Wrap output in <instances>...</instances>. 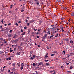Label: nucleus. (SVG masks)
<instances>
[{
  "label": "nucleus",
  "mask_w": 74,
  "mask_h": 74,
  "mask_svg": "<svg viewBox=\"0 0 74 74\" xmlns=\"http://www.w3.org/2000/svg\"><path fill=\"white\" fill-rule=\"evenodd\" d=\"M42 64H43V62H39L38 64L36 63V65L37 66H41V65H42Z\"/></svg>",
  "instance_id": "1"
},
{
  "label": "nucleus",
  "mask_w": 74,
  "mask_h": 74,
  "mask_svg": "<svg viewBox=\"0 0 74 74\" xmlns=\"http://www.w3.org/2000/svg\"><path fill=\"white\" fill-rule=\"evenodd\" d=\"M21 53L20 52H17L16 55H21Z\"/></svg>",
  "instance_id": "2"
},
{
  "label": "nucleus",
  "mask_w": 74,
  "mask_h": 74,
  "mask_svg": "<svg viewBox=\"0 0 74 74\" xmlns=\"http://www.w3.org/2000/svg\"><path fill=\"white\" fill-rule=\"evenodd\" d=\"M7 36H8V37H11V36H12V34H8L7 35Z\"/></svg>",
  "instance_id": "3"
},
{
  "label": "nucleus",
  "mask_w": 74,
  "mask_h": 74,
  "mask_svg": "<svg viewBox=\"0 0 74 74\" xmlns=\"http://www.w3.org/2000/svg\"><path fill=\"white\" fill-rule=\"evenodd\" d=\"M71 15L72 16H74V12H72V13L71 14Z\"/></svg>",
  "instance_id": "4"
},
{
  "label": "nucleus",
  "mask_w": 74,
  "mask_h": 74,
  "mask_svg": "<svg viewBox=\"0 0 74 74\" xmlns=\"http://www.w3.org/2000/svg\"><path fill=\"white\" fill-rule=\"evenodd\" d=\"M24 64L23 63H22L21 64V67H23L24 66Z\"/></svg>",
  "instance_id": "5"
},
{
  "label": "nucleus",
  "mask_w": 74,
  "mask_h": 74,
  "mask_svg": "<svg viewBox=\"0 0 74 74\" xmlns=\"http://www.w3.org/2000/svg\"><path fill=\"white\" fill-rule=\"evenodd\" d=\"M63 41H62L59 44V45H63Z\"/></svg>",
  "instance_id": "6"
},
{
  "label": "nucleus",
  "mask_w": 74,
  "mask_h": 74,
  "mask_svg": "<svg viewBox=\"0 0 74 74\" xmlns=\"http://www.w3.org/2000/svg\"><path fill=\"white\" fill-rule=\"evenodd\" d=\"M17 36L18 35H15L13 37V38H16V37H17Z\"/></svg>",
  "instance_id": "7"
},
{
  "label": "nucleus",
  "mask_w": 74,
  "mask_h": 74,
  "mask_svg": "<svg viewBox=\"0 0 74 74\" xmlns=\"http://www.w3.org/2000/svg\"><path fill=\"white\" fill-rule=\"evenodd\" d=\"M16 65H17V66H18V67L20 66V64L19 63H17Z\"/></svg>",
  "instance_id": "8"
},
{
  "label": "nucleus",
  "mask_w": 74,
  "mask_h": 74,
  "mask_svg": "<svg viewBox=\"0 0 74 74\" xmlns=\"http://www.w3.org/2000/svg\"><path fill=\"white\" fill-rule=\"evenodd\" d=\"M12 66L13 67H15V63L13 64H12Z\"/></svg>",
  "instance_id": "9"
},
{
  "label": "nucleus",
  "mask_w": 74,
  "mask_h": 74,
  "mask_svg": "<svg viewBox=\"0 0 74 74\" xmlns=\"http://www.w3.org/2000/svg\"><path fill=\"white\" fill-rule=\"evenodd\" d=\"M25 33H26V32H23L22 34H21L22 36H23L24 35H25Z\"/></svg>",
  "instance_id": "10"
},
{
  "label": "nucleus",
  "mask_w": 74,
  "mask_h": 74,
  "mask_svg": "<svg viewBox=\"0 0 74 74\" xmlns=\"http://www.w3.org/2000/svg\"><path fill=\"white\" fill-rule=\"evenodd\" d=\"M57 34L55 36V37H58V33H56Z\"/></svg>",
  "instance_id": "11"
},
{
  "label": "nucleus",
  "mask_w": 74,
  "mask_h": 74,
  "mask_svg": "<svg viewBox=\"0 0 74 74\" xmlns=\"http://www.w3.org/2000/svg\"><path fill=\"white\" fill-rule=\"evenodd\" d=\"M69 42L70 43V44H73V41L72 40H70Z\"/></svg>",
  "instance_id": "12"
},
{
  "label": "nucleus",
  "mask_w": 74,
  "mask_h": 74,
  "mask_svg": "<svg viewBox=\"0 0 74 74\" xmlns=\"http://www.w3.org/2000/svg\"><path fill=\"white\" fill-rule=\"evenodd\" d=\"M67 72L68 74H71V71H68Z\"/></svg>",
  "instance_id": "13"
},
{
  "label": "nucleus",
  "mask_w": 74,
  "mask_h": 74,
  "mask_svg": "<svg viewBox=\"0 0 74 74\" xmlns=\"http://www.w3.org/2000/svg\"><path fill=\"white\" fill-rule=\"evenodd\" d=\"M36 4L37 5H38V4H39V3L38 1L36 2Z\"/></svg>",
  "instance_id": "14"
},
{
  "label": "nucleus",
  "mask_w": 74,
  "mask_h": 74,
  "mask_svg": "<svg viewBox=\"0 0 74 74\" xmlns=\"http://www.w3.org/2000/svg\"><path fill=\"white\" fill-rule=\"evenodd\" d=\"M73 69V67L72 66H70V69L71 70V69Z\"/></svg>",
  "instance_id": "15"
},
{
  "label": "nucleus",
  "mask_w": 74,
  "mask_h": 74,
  "mask_svg": "<svg viewBox=\"0 0 74 74\" xmlns=\"http://www.w3.org/2000/svg\"><path fill=\"white\" fill-rule=\"evenodd\" d=\"M48 36V35L47 34H45L44 35V36L45 37H47V36Z\"/></svg>",
  "instance_id": "16"
},
{
  "label": "nucleus",
  "mask_w": 74,
  "mask_h": 74,
  "mask_svg": "<svg viewBox=\"0 0 74 74\" xmlns=\"http://www.w3.org/2000/svg\"><path fill=\"white\" fill-rule=\"evenodd\" d=\"M23 66H21V68H20V69H21V70H23Z\"/></svg>",
  "instance_id": "17"
},
{
  "label": "nucleus",
  "mask_w": 74,
  "mask_h": 74,
  "mask_svg": "<svg viewBox=\"0 0 74 74\" xmlns=\"http://www.w3.org/2000/svg\"><path fill=\"white\" fill-rule=\"evenodd\" d=\"M46 65H47V66H49V64L48 63H46Z\"/></svg>",
  "instance_id": "18"
},
{
  "label": "nucleus",
  "mask_w": 74,
  "mask_h": 74,
  "mask_svg": "<svg viewBox=\"0 0 74 74\" xmlns=\"http://www.w3.org/2000/svg\"><path fill=\"white\" fill-rule=\"evenodd\" d=\"M3 41H4V43H7V41H5V39H4L3 40Z\"/></svg>",
  "instance_id": "19"
},
{
  "label": "nucleus",
  "mask_w": 74,
  "mask_h": 74,
  "mask_svg": "<svg viewBox=\"0 0 74 74\" xmlns=\"http://www.w3.org/2000/svg\"><path fill=\"white\" fill-rule=\"evenodd\" d=\"M47 33H48V34H50L51 33H50V31H48Z\"/></svg>",
  "instance_id": "20"
},
{
  "label": "nucleus",
  "mask_w": 74,
  "mask_h": 74,
  "mask_svg": "<svg viewBox=\"0 0 74 74\" xmlns=\"http://www.w3.org/2000/svg\"><path fill=\"white\" fill-rule=\"evenodd\" d=\"M46 37H45L44 36L43 37H42V38H43V39H45L46 38Z\"/></svg>",
  "instance_id": "21"
},
{
  "label": "nucleus",
  "mask_w": 74,
  "mask_h": 74,
  "mask_svg": "<svg viewBox=\"0 0 74 74\" xmlns=\"http://www.w3.org/2000/svg\"><path fill=\"white\" fill-rule=\"evenodd\" d=\"M53 71H50V73H53Z\"/></svg>",
  "instance_id": "22"
},
{
  "label": "nucleus",
  "mask_w": 74,
  "mask_h": 74,
  "mask_svg": "<svg viewBox=\"0 0 74 74\" xmlns=\"http://www.w3.org/2000/svg\"><path fill=\"white\" fill-rule=\"evenodd\" d=\"M65 40H66V41H69V39L68 38H66L65 39Z\"/></svg>",
  "instance_id": "23"
},
{
  "label": "nucleus",
  "mask_w": 74,
  "mask_h": 74,
  "mask_svg": "<svg viewBox=\"0 0 74 74\" xmlns=\"http://www.w3.org/2000/svg\"><path fill=\"white\" fill-rule=\"evenodd\" d=\"M48 61V60H45V62H47Z\"/></svg>",
  "instance_id": "24"
},
{
  "label": "nucleus",
  "mask_w": 74,
  "mask_h": 74,
  "mask_svg": "<svg viewBox=\"0 0 74 74\" xmlns=\"http://www.w3.org/2000/svg\"><path fill=\"white\" fill-rule=\"evenodd\" d=\"M19 50L20 51H22V48L20 47L19 48Z\"/></svg>",
  "instance_id": "25"
},
{
  "label": "nucleus",
  "mask_w": 74,
  "mask_h": 74,
  "mask_svg": "<svg viewBox=\"0 0 74 74\" xmlns=\"http://www.w3.org/2000/svg\"><path fill=\"white\" fill-rule=\"evenodd\" d=\"M10 74H14V72H11L10 73Z\"/></svg>",
  "instance_id": "26"
},
{
  "label": "nucleus",
  "mask_w": 74,
  "mask_h": 74,
  "mask_svg": "<svg viewBox=\"0 0 74 74\" xmlns=\"http://www.w3.org/2000/svg\"><path fill=\"white\" fill-rule=\"evenodd\" d=\"M28 30V33H29L30 32V29H29Z\"/></svg>",
  "instance_id": "27"
},
{
  "label": "nucleus",
  "mask_w": 74,
  "mask_h": 74,
  "mask_svg": "<svg viewBox=\"0 0 74 74\" xmlns=\"http://www.w3.org/2000/svg\"><path fill=\"white\" fill-rule=\"evenodd\" d=\"M8 59L9 60H11V58H10V57L8 58Z\"/></svg>",
  "instance_id": "28"
},
{
  "label": "nucleus",
  "mask_w": 74,
  "mask_h": 74,
  "mask_svg": "<svg viewBox=\"0 0 74 74\" xmlns=\"http://www.w3.org/2000/svg\"><path fill=\"white\" fill-rule=\"evenodd\" d=\"M12 51H13V50H10V52H12Z\"/></svg>",
  "instance_id": "29"
},
{
  "label": "nucleus",
  "mask_w": 74,
  "mask_h": 74,
  "mask_svg": "<svg viewBox=\"0 0 74 74\" xmlns=\"http://www.w3.org/2000/svg\"><path fill=\"white\" fill-rule=\"evenodd\" d=\"M29 24H30V23H27V26H29Z\"/></svg>",
  "instance_id": "30"
},
{
  "label": "nucleus",
  "mask_w": 74,
  "mask_h": 74,
  "mask_svg": "<svg viewBox=\"0 0 74 74\" xmlns=\"http://www.w3.org/2000/svg\"><path fill=\"white\" fill-rule=\"evenodd\" d=\"M25 6H23V9L24 10L25 9Z\"/></svg>",
  "instance_id": "31"
},
{
  "label": "nucleus",
  "mask_w": 74,
  "mask_h": 74,
  "mask_svg": "<svg viewBox=\"0 0 74 74\" xmlns=\"http://www.w3.org/2000/svg\"><path fill=\"white\" fill-rule=\"evenodd\" d=\"M16 26H18V24L17 23H16L15 24Z\"/></svg>",
  "instance_id": "32"
},
{
  "label": "nucleus",
  "mask_w": 74,
  "mask_h": 74,
  "mask_svg": "<svg viewBox=\"0 0 74 74\" xmlns=\"http://www.w3.org/2000/svg\"><path fill=\"white\" fill-rule=\"evenodd\" d=\"M12 30H10V33H12Z\"/></svg>",
  "instance_id": "33"
},
{
  "label": "nucleus",
  "mask_w": 74,
  "mask_h": 74,
  "mask_svg": "<svg viewBox=\"0 0 74 74\" xmlns=\"http://www.w3.org/2000/svg\"><path fill=\"white\" fill-rule=\"evenodd\" d=\"M24 29H27V27H24Z\"/></svg>",
  "instance_id": "34"
},
{
  "label": "nucleus",
  "mask_w": 74,
  "mask_h": 74,
  "mask_svg": "<svg viewBox=\"0 0 74 74\" xmlns=\"http://www.w3.org/2000/svg\"><path fill=\"white\" fill-rule=\"evenodd\" d=\"M32 65H33V66H35L36 64H35V63H33Z\"/></svg>",
  "instance_id": "35"
},
{
  "label": "nucleus",
  "mask_w": 74,
  "mask_h": 74,
  "mask_svg": "<svg viewBox=\"0 0 74 74\" xmlns=\"http://www.w3.org/2000/svg\"><path fill=\"white\" fill-rule=\"evenodd\" d=\"M23 11H24V10H21V12H23Z\"/></svg>",
  "instance_id": "36"
},
{
  "label": "nucleus",
  "mask_w": 74,
  "mask_h": 74,
  "mask_svg": "<svg viewBox=\"0 0 74 74\" xmlns=\"http://www.w3.org/2000/svg\"><path fill=\"white\" fill-rule=\"evenodd\" d=\"M57 1H58V2H60V1H61V0H57Z\"/></svg>",
  "instance_id": "37"
},
{
  "label": "nucleus",
  "mask_w": 74,
  "mask_h": 74,
  "mask_svg": "<svg viewBox=\"0 0 74 74\" xmlns=\"http://www.w3.org/2000/svg\"><path fill=\"white\" fill-rule=\"evenodd\" d=\"M15 68H14L12 69V70L13 71H14L15 70Z\"/></svg>",
  "instance_id": "38"
},
{
  "label": "nucleus",
  "mask_w": 74,
  "mask_h": 74,
  "mask_svg": "<svg viewBox=\"0 0 74 74\" xmlns=\"http://www.w3.org/2000/svg\"><path fill=\"white\" fill-rule=\"evenodd\" d=\"M34 31H36L37 29L35 28L34 29Z\"/></svg>",
  "instance_id": "39"
},
{
  "label": "nucleus",
  "mask_w": 74,
  "mask_h": 74,
  "mask_svg": "<svg viewBox=\"0 0 74 74\" xmlns=\"http://www.w3.org/2000/svg\"><path fill=\"white\" fill-rule=\"evenodd\" d=\"M35 72H36V74H38V72H37V71H36Z\"/></svg>",
  "instance_id": "40"
},
{
  "label": "nucleus",
  "mask_w": 74,
  "mask_h": 74,
  "mask_svg": "<svg viewBox=\"0 0 74 74\" xmlns=\"http://www.w3.org/2000/svg\"><path fill=\"white\" fill-rule=\"evenodd\" d=\"M61 19L62 21H63V18H61Z\"/></svg>",
  "instance_id": "41"
},
{
  "label": "nucleus",
  "mask_w": 74,
  "mask_h": 74,
  "mask_svg": "<svg viewBox=\"0 0 74 74\" xmlns=\"http://www.w3.org/2000/svg\"><path fill=\"white\" fill-rule=\"evenodd\" d=\"M54 53H57V51H55L54 52Z\"/></svg>",
  "instance_id": "42"
},
{
  "label": "nucleus",
  "mask_w": 74,
  "mask_h": 74,
  "mask_svg": "<svg viewBox=\"0 0 74 74\" xmlns=\"http://www.w3.org/2000/svg\"><path fill=\"white\" fill-rule=\"evenodd\" d=\"M21 32H23V30H22V29H21Z\"/></svg>",
  "instance_id": "43"
},
{
  "label": "nucleus",
  "mask_w": 74,
  "mask_h": 74,
  "mask_svg": "<svg viewBox=\"0 0 74 74\" xmlns=\"http://www.w3.org/2000/svg\"><path fill=\"white\" fill-rule=\"evenodd\" d=\"M4 20V19H3L1 21V22L2 23H3V20Z\"/></svg>",
  "instance_id": "44"
},
{
  "label": "nucleus",
  "mask_w": 74,
  "mask_h": 74,
  "mask_svg": "<svg viewBox=\"0 0 74 74\" xmlns=\"http://www.w3.org/2000/svg\"><path fill=\"white\" fill-rule=\"evenodd\" d=\"M69 22H70V21H71V20H70V19H69V20H68V22H69Z\"/></svg>",
  "instance_id": "45"
},
{
  "label": "nucleus",
  "mask_w": 74,
  "mask_h": 74,
  "mask_svg": "<svg viewBox=\"0 0 74 74\" xmlns=\"http://www.w3.org/2000/svg\"><path fill=\"white\" fill-rule=\"evenodd\" d=\"M11 25V23H9V24H8V26H9V25Z\"/></svg>",
  "instance_id": "46"
},
{
  "label": "nucleus",
  "mask_w": 74,
  "mask_h": 74,
  "mask_svg": "<svg viewBox=\"0 0 74 74\" xmlns=\"http://www.w3.org/2000/svg\"><path fill=\"white\" fill-rule=\"evenodd\" d=\"M18 23H21V21H19L18 22Z\"/></svg>",
  "instance_id": "47"
},
{
  "label": "nucleus",
  "mask_w": 74,
  "mask_h": 74,
  "mask_svg": "<svg viewBox=\"0 0 74 74\" xmlns=\"http://www.w3.org/2000/svg\"><path fill=\"white\" fill-rule=\"evenodd\" d=\"M70 55H69L68 56H67V57L68 58H69V57H70Z\"/></svg>",
  "instance_id": "48"
},
{
  "label": "nucleus",
  "mask_w": 74,
  "mask_h": 74,
  "mask_svg": "<svg viewBox=\"0 0 74 74\" xmlns=\"http://www.w3.org/2000/svg\"><path fill=\"white\" fill-rule=\"evenodd\" d=\"M30 59H32V60H33V58L32 57H31Z\"/></svg>",
  "instance_id": "49"
},
{
  "label": "nucleus",
  "mask_w": 74,
  "mask_h": 74,
  "mask_svg": "<svg viewBox=\"0 0 74 74\" xmlns=\"http://www.w3.org/2000/svg\"><path fill=\"white\" fill-rule=\"evenodd\" d=\"M12 42L13 43H14V42H15V40H14L12 41Z\"/></svg>",
  "instance_id": "50"
},
{
  "label": "nucleus",
  "mask_w": 74,
  "mask_h": 74,
  "mask_svg": "<svg viewBox=\"0 0 74 74\" xmlns=\"http://www.w3.org/2000/svg\"><path fill=\"white\" fill-rule=\"evenodd\" d=\"M63 53L64 54H65V53H66V52H65V51H63Z\"/></svg>",
  "instance_id": "51"
},
{
  "label": "nucleus",
  "mask_w": 74,
  "mask_h": 74,
  "mask_svg": "<svg viewBox=\"0 0 74 74\" xmlns=\"http://www.w3.org/2000/svg\"><path fill=\"white\" fill-rule=\"evenodd\" d=\"M0 40H3V38H0Z\"/></svg>",
  "instance_id": "52"
},
{
  "label": "nucleus",
  "mask_w": 74,
  "mask_h": 74,
  "mask_svg": "<svg viewBox=\"0 0 74 74\" xmlns=\"http://www.w3.org/2000/svg\"><path fill=\"white\" fill-rule=\"evenodd\" d=\"M10 8H12V5H10Z\"/></svg>",
  "instance_id": "53"
},
{
  "label": "nucleus",
  "mask_w": 74,
  "mask_h": 74,
  "mask_svg": "<svg viewBox=\"0 0 74 74\" xmlns=\"http://www.w3.org/2000/svg\"><path fill=\"white\" fill-rule=\"evenodd\" d=\"M5 59L6 60H8V58H6Z\"/></svg>",
  "instance_id": "54"
},
{
  "label": "nucleus",
  "mask_w": 74,
  "mask_h": 74,
  "mask_svg": "<svg viewBox=\"0 0 74 74\" xmlns=\"http://www.w3.org/2000/svg\"><path fill=\"white\" fill-rule=\"evenodd\" d=\"M28 21V20H26L25 22H26V23L28 22V21Z\"/></svg>",
  "instance_id": "55"
},
{
  "label": "nucleus",
  "mask_w": 74,
  "mask_h": 74,
  "mask_svg": "<svg viewBox=\"0 0 74 74\" xmlns=\"http://www.w3.org/2000/svg\"><path fill=\"white\" fill-rule=\"evenodd\" d=\"M8 73H9V72H10V70H8Z\"/></svg>",
  "instance_id": "56"
},
{
  "label": "nucleus",
  "mask_w": 74,
  "mask_h": 74,
  "mask_svg": "<svg viewBox=\"0 0 74 74\" xmlns=\"http://www.w3.org/2000/svg\"><path fill=\"white\" fill-rule=\"evenodd\" d=\"M3 27V26L1 25L0 27V29H1V28H2V27Z\"/></svg>",
  "instance_id": "57"
},
{
  "label": "nucleus",
  "mask_w": 74,
  "mask_h": 74,
  "mask_svg": "<svg viewBox=\"0 0 74 74\" xmlns=\"http://www.w3.org/2000/svg\"><path fill=\"white\" fill-rule=\"evenodd\" d=\"M6 67V66H4L3 67V69H4V68H5Z\"/></svg>",
  "instance_id": "58"
},
{
  "label": "nucleus",
  "mask_w": 74,
  "mask_h": 74,
  "mask_svg": "<svg viewBox=\"0 0 74 74\" xmlns=\"http://www.w3.org/2000/svg\"><path fill=\"white\" fill-rule=\"evenodd\" d=\"M33 58H35V55H33Z\"/></svg>",
  "instance_id": "59"
},
{
  "label": "nucleus",
  "mask_w": 74,
  "mask_h": 74,
  "mask_svg": "<svg viewBox=\"0 0 74 74\" xmlns=\"http://www.w3.org/2000/svg\"><path fill=\"white\" fill-rule=\"evenodd\" d=\"M7 26V24H4V26Z\"/></svg>",
  "instance_id": "60"
},
{
  "label": "nucleus",
  "mask_w": 74,
  "mask_h": 74,
  "mask_svg": "<svg viewBox=\"0 0 74 74\" xmlns=\"http://www.w3.org/2000/svg\"><path fill=\"white\" fill-rule=\"evenodd\" d=\"M26 65L27 66V68H29V65Z\"/></svg>",
  "instance_id": "61"
},
{
  "label": "nucleus",
  "mask_w": 74,
  "mask_h": 74,
  "mask_svg": "<svg viewBox=\"0 0 74 74\" xmlns=\"http://www.w3.org/2000/svg\"><path fill=\"white\" fill-rule=\"evenodd\" d=\"M39 34V33L38 32H37L36 33V34Z\"/></svg>",
  "instance_id": "62"
},
{
  "label": "nucleus",
  "mask_w": 74,
  "mask_h": 74,
  "mask_svg": "<svg viewBox=\"0 0 74 74\" xmlns=\"http://www.w3.org/2000/svg\"><path fill=\"white\" fill-rule=\"evenodd\" d=\"M30 55H32V51H30Z\"/></svg>",
  "instance_id": "63"
},
{
  "label": "nucleus",
  "mask_w": 74,
  "mask_h": 74,
  "mask_svg": "<svg viewBox=\"0 0 74 74\" xmlns=\"http://www.w3.org/2000/svg\"><path fill=\"white\" fill-rule=\"evenodd\" d=\"M62 32H64V30H63V29H62Z\"/></svg>",
  "instance_id": "64"
}]
</instances>
